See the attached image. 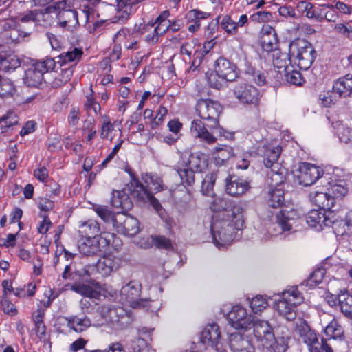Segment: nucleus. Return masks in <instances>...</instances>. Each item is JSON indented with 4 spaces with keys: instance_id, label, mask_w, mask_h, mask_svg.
<instances>
[{
    "instance_id": "1",
    "label": "nucleus",
    "mask_w": 352,
    "mask_h": 352,
    "mask_svg": "<svg viewBox=\"0 0 352 352\" xmlns=\"http://www.w3.org/2000/svg\"><path fill=\"white\" fill-rule=\"evenodd\" d=\"M126 190L131 192L133 197L136 198L140 202L151 205L156 212H159L162 210L159 200L146 186L135 178L132 179L131 186H128L127 188L122 190H113L111 203L113 207L120 208L125 212L133 208V202L126 192Z\"/></svg>"
},
{
    "instance_id": "2",
    "label": "nucleus",
    "mask_w": 352,
    "mask_h": 352,
    "mask_svg": "<svg viewBox=\"0 0 352 352\" xmlns=\"http://www.w3.org/2000/svg\"><path fill=\"white\" fill-rule=\"evenodd\" d=\"M236 219L220 217H213L211 224L213 243L221 248L229 245L234 239L236 231L242 230L244 224L243 215L241 214V226H237Z\"/></svg>"
},
{
    "instance_id": "3",
    "label": "nucleus",
    "mask_w": 352,
    "mask_h": 352,
    "mask_svg": "<svg viewBox=\"0 0 352 352\" xmlns=\"http://www.w3.org/2000/svg\"><path fill=\"white\" fill-rule=\"evenodd\" d=\"M289 56L300 69L307 70L315 61L317 52L310 42L298 38L290 43Z\"/></svg>"
},
{
    "instance_id": "4",
    "label": "nucleus",
    "mask_w": 352,
    "mask_h": 352,
    "mask_svg": "<svg viewBox=\"0 0 352 352\" xmlns=\"http://www.w3.org/2000/svg\"><path fill=\"white\" fill-rule=\"evenodd\" d=\"M302 301V294L297 287H292L282 292L281 298L276 302L274 308L280 316L292 321L296 317L295 307Z\"/></svg>"
},
{
    "instance_id": "5",
    "label": "nucleus",
    "mask_w": 352,
    "mask_h": 352,
    "mask_svg": "<svg viewBox=\"0 0 352 352\" xmlns=\"http://www.w3.org/2000/svg\"><path fill=\"white\" fill-rule=\"evenodd\" d=\"M223 107L219 102L211 99H200L196 104V112L201 120H206L209 123L207 126L210 129H217L221 135L223 129L219 126V118L222 112Z\"/></svg>"
},
{
    "instance_id": "6",
    "label": "nucleus",
    "mask_w": 352,
    "mask_h": 352,
    "mask_svg": "<svg viewBox=\"0 0 352 352\" xmlns=\"http://www.w3.org/2000/svg\"><path fill=\"white\" fill-rule=\"evenodd\" d=\"M98 316L100 318L94 321V326L100 327L110 324L116 329L124 326L122 320L126 317L125 311L120 307L104 305L97 309Z\"/></svg>"
},
{
    "instance_id": "7",
    "label": "nucleus",
    "mask_w": 352,
    "mask_h": 352,
    "mask_svg": "<svg viewBox=\"0 0 352 352\" xmlns=\"http://www.w3.org/2000/svg\"><path fill=\"white\" fill-rule=\"evenodd\" d=\"M210 208L214 212H221L219 214L220 217L236 219L237 226H241L243 209L240 204H234L223 197H214Z\"/></svg>"
},
{
    "instance_id": "8",
    "label": "nucleus",
    "mask_w": 352,
    "mask_h": 352,
    "mask_svg": "<svg viewBox=\"0 0 352 352\" xmlns=\"http://www.w3.org/2000/svg\"><path fill=\"white\" fill-rule=\"evenodd\" d=\"M228 318L232 327L244 332L249 331L254 320V317L248 314L246 309L240 305L232 307L228 314Z\"/></svg>"
},
{
    "instance_id": "9",
    "label": "nucleus",
    "mask_w": 352,
    "mask_h": 352,
    "mask_svg": "<svg viewBox=\"0 0 352 352\" xmlns=\"http://www.w3.org/2000/svg\"><path fill=\"white\" fill-rule=\"evenodd\" d=\"M236 98L241 103L258 105L261 98L259 90L254 86L248 83L236 84L233 89Z\"/></svg>"
},
{
    "instance_id": "10",
    "label": "nucleus",
    "mask_w": 352,
    "mask_h": 352,
    "mask_svg": "<svg viewBox=\"0 0 352 352\" xmlns=\"http://www.w3.org/2000/svg\"><path fill=\"white\" fill-rule=\"evenodd\" d=\"M141 285L138 281L131 280L123 286L120 290L122 298L127 301L133 308H142L147 307L148 301L140 298Z\"/></svg>"
},
{
    "instance_id": "11",
    "label": "nucleus",
    "mask_w": 352,
    "mask_h": 352,
    "mask_svg": "<svg viewBox=\"0 0 352 352\" xmlns=\"http://www.w3.org/2000/svg\"><path fill=\"white\" fill-rule=\"evenodd\" d=\"M252 329L255 338L263 346L270 345L274 340V329L267 320L254 319L249 330Z\"/></svg>"
},
{
    "instance_id": "12",
    "label": "nucleus",
    "mask_w": 352,
    "mask_h": 352,
    "mask_svg": "<svg viewBox=\"0 0 352 352\" xmlns=\"http://www.w3.org/2000/svg\"><path fill=\"white\" fill-rule=\"evenodd\" d=\"M116 217L114 219V229L118 232L129 236H133L139 232V222L135 218L128 215L125 212H118Z\"/></svg>"
},
{
    "instance_id": "13",
    "label": "nucleus",
    "mask_w": 352,
    "mask_h": 352,
    "mask_svg": "<svg viewBox=\"0 0 352 352\" xmlns=\"http://www.w3.org/2000/svg\"><path fill=\"white\" fill-rule=\"evenodd\" d=\"M298 172L296 177L298 182L305 186L314 184L324 173L320 168L307 162L300 164Z\"/></svg>"
},
{
    "instance_id": "14",
    "label": "nucleus",
    "mask_w": 352,
    "mask_h": 352,
    "mask_svg": "<svg viewBox=\"0 0 352 352\" xmlns=\"http://www.w3.org/2000/svg\"><path fill=\"white\" fill-rule=\"evenodd\" d=\"M200 341L207 346L215 348L218 352H225L221 351V335L219 327L214 323L209 324L205 327L201 332Z\"/></svg>"
},
{
    "instance_id": "15",
    "label": "nucleus",
    "mask_w": 352,
    "mask_h": 352,
    "mask_svg": "<svg viewBox=\"0 0 352 352\" xmlns=\"http://www.w3.org/2000/svg\"><path fill=\"white\" fill-rule=\"evenodd\" d=\"M229 345L233 352H254V346L248 335L234 332L229 336Z\"/></svg>"
},
{
    "instance_id": "16",
    "label": "nucleus",
    "mask_w": 352,
    "mask_h": 352,
    "mask_svg": "<svg viewBox=\"0 0 352 352\" xmlns=\"http://www.w3.org/2000/svg\"><path fill=\"white\" fill-rule=\"evenodd\" d=\"M236 65L223 57H219L215 62L214 72L218 77L226 81H233L237 78Z\"/></svg>"
},
{
    "instance_id": "17",
    "label": "nucleus",
    "mask_w": 352,
    "mask_h": 352,
    "mask_svg": "<svg viewBox=\"0 0 352 352\" xmlns=\"http://www.w3.org/2000/svg\"><path fill=\"white\" fill-rule=\"evenodd\" d=\"M203 120H201V118L192 120L190 126V132L195 138H199L207 144H213L216 142L217 138L209 131L210 129Z\"/></svg>"
},
{
    "instance_id": "18",
    "label": "nucleus",
    "mask_w": 352,
    "mask_h": 352,
    "mask_svg": "<svg viewBox=\"0 0 352 352\" xmlns=\"http://www.w3.org/2000/svg\"><path fill=\"white\" fill-rule=\"evenodd\" d=\"M249 188V183L243 178L235 175L226 178V191L231 196H240L246 192Z\"/></svg>"
},
{
    "instance_id": "19",
    "label": "nucleus",
    "mask_w": 352,
    "mask_h": 352,
    "mask_svg": "<svg viewBox=\"0 0 352 352\" xmlns=\"http://www.w3.org/2000/svg\"><path fill=\"white\" fill-rule=\"evenodd\" d=\"M119 264L118 258L113 255H105L99 258L95 267L102 276H108L118 269Z\"/></svg>"
},
{
    "instance_id": "20",
    "label": "nucleus",
    "mask_w": 352,
    "mask_h": 352,
    "mask_svg": "<svg viewBox=\"0 0 352 352\" xmlns=\"http://www.w3.org/2000/svg\"><path fill=\"white\" fill-rule=\"evenodd\" d=\"M261 45L266 52H277V38L274 29L270 25L263 26L261 31Z\"/></svg>"
},
{
    "instance_id": "21",
    "label": "nucleus",
    "mask_w": 352,
    "mask_h": 352,
    "mask_svg": "<svg viewBox=\"0 0 352 352\" xmlns=\"http://www.w3.org/2000/svg\"><path fill=\"white\" fill-rule=\"evenodd\" d=\"M296 331L299 336L300 341L306 344L309 350L311 348L316 347L320 344L316 332L306 322L298 324Z\"/></svg>"
},
{
    "instance_id": "22",
    "label": "nucleus",
    "mask_w": 352,
    "mask_h": 352,
    "mask_svg": "<svg viewBox=\"0 0 352 352\" xmlns=\"http://www.w3.org/2000/svg\"><path fill=\"white\" fill-rule=\"evenodd\" d=\"M298 219L296 212L294 210L290 211H281L276 216V223L274 224V229L280 228L281 231L280 233L285 231H291L293 226L296 223Z\"/></svg>"
},
{
    "instance_id": "23",
    "label": "nucleus",
    "mask_w": 352,
    "mask_h": 352,
    "mask_svg": "<svg viewBox=\"0 0 352 352\" xmlns=\"http://www.w3.org/2000/svg\"><path fill=\"white\" fill-rule=\"evenodd\" d=\"M338 85V82L336 81L332 89L323 91L320 94L319 99L324 107H329L335 104L341 97L344 96L341 88Z\"/></svg>"
},
{
    "instance_id": "24",
    "label": "nucleus",
    "mask_w": 352,
    "mask_h": 352,
    "mask_svg": "<svg viewBox=\"0 0 352 352\" xmlns=\"http://www.w3.org/2000/svg\"><path fill=\"white\" fill-rule=\"evenodd\" d=\"M224 175L225 173L219 168L212 170L210 173H207L202 182L201 189L202 194L204 195L213 197V188L215 182L217 179L224 176Z\"/></svg>"
},
{
    "instance_id": "25",
    "label": "nucleus",
    "mask_w": 352,
    "mask_h": 352,
    "mask_svg": "<svg viewBox=\"0 0 352 352\" xmlns=\"http://www.w3.org/2000/svg\"><path fill=\"white\" fill-rule=\"evenodd\" d=\"M56 19L59 27L69 31H72L79 25L77 11L58 13Z\"/></svg>"
},
{
    "instance_id": "26",
    "label": "nucleus",
    "mask_w": 352,
    "mask_h": 352,
    "mask_svg": "<svg viewBox=\"0 0 352 352\" xmlns=\"http://www.w3.org/2000/svg\"><path fill=\"white\" fill-rule=\"evenodd\" d=\"M78 232L85 238H97L102 233L98 222L94 219H89L80 222Z\"/></svg>"
},
{
    "instance_id": "27",
    "label": "nucleus",
    "mask_w": 352,
    "mask_h": 352,
    "mask_svg": "<svg viewBox=\"0 0 352 352\" xmlns=\"http://www.w3.org/2000/svg\"><path fill=\"white\" fill-rule=\"evenodd\" d=\"M309 197L311 201L321 210L329 209L334 206V199L329 192L312 191L309 194Z\"/></svg>"
},
{
    "instance_id": "28",
    "label": "nucleus",
    "mask_w": 352,
    "mask_h": 352,
    "mask_svg": "<svg viewBox=\"0 0 352 352\" xmlns=\"http://www.w3.org/2000/svg\"><path fill=\"white\" fill-rule=\"evenodd\" d=\"M67 327L77 333H82L93 325L91 320L86 316L80 318L78 316L66 317Z\"/></svg>"
},
{
    "instance_id": "29",
    "label": "nucleus",
    "mask_w": 352,
    "mask_h": 352,
    "mask_svg": "<svg viewBox=\"0 0 352 352\" xmlns=\"http://www.w3.org/2000/svg\"><path fill=\"white\" fill-rule=\"evenodd\" d=\"M297 8L300 12L305 14V16L309 19H314L320 22L324 19L322 9L310 2L300 1L297 5Z\"/></svg>"
},
{
    "instance_id": "30",
    "label": "nucleus",
    "mask_w": 352,
    "mask_h": 352,
    "mask_svg": "<svg viewBox=\"0 0 352 352\" xmlns=\"http://www.w3.org/2000/svg\"><path fill=\"white\" fill-rule=\"evenodd\" d=\"M186 166H188L196 172H202L208 166V160L206 156L201 153L195 152L190 153Z\"/></svg>"
},
{
    "instance_id": "31",
    "label": "nucleus",
    "mask_w": 352,
    "mask_h": 352,
    "mask_svg": "<svg viewBox=\"0 0 352 352\" xmlns=\"http://www.w3.org/2000/svg\"><path fill=\"white\" fill-rule=\"evenodd\" d=\"M210 13L202 12L197 9L188 12L186 14V19L188 22L192 23L188 30L191 33L197 32L200 28V20L205 19L210 16Z\"/></svg>"
},
{
    "instance_id": "32",
    "label": "nucleus",
    "mask_w": 352,
    "mask_h": 352,
    "mask_svg": "<svg viewBox=\"0 0 352 352\" xmlns=\"http://www.w3.org/2000/svg\"><path fill=\"white\" fill-rule=\"evenodd\" d=\"M338 305L344 316L352 320V296L346 290L338 294Z\"/></svg>"
},
{
    "instance_id": "33",
    "label": "nucleus",
    "mask_w": 352,
    "mask_h": 352,
    "mask_svg": "<svg viewBox=\"0 0 352 352\" xmlns=\"http://www.w3.org/2000/svg\"><path fill=\"white\" fill-rule=\"evenodd\" d=\"M281 153L279 146L267 147L263 155V163L266 168H278L280 164L277 162Z\"/></svg>"
},
{
    "instance_id": "34",
    "label": "nucleus",
    "mask_w": 352,
    "mask_h": 352,
    "mask_svg": "<svg viewBox=\"0 0 352 352\" xmlns=\"http://www.w3.org/2000/svg\"><path fill=\"white\" fill-rule=\"evenodd\" d=\"M78 250L85 256L96 254L100 251L99 241L97 238H85L78 245Z\"/></svg>"
},
{
    "instance_id": "35",
    "label": "nucleus",
    "mask_w": 352,
    "mask_h": 352,
    "mask_svg": "<svg viewBox=\"0 0 352 352\" xmlns=\"http://www.w3.org/2000/svg\"><path fill=\"white\" fill-rule=\"evenodd\" d=\"M94 210L104 223L107 226H111L114 228L116 226V221L114 219L117 218L118 212H113L108 206L104 205L94 206Z\"/></svg>"
},
{
    "instance_id": "36",
    "label": "nucleus",
    "mask_w": 352,
    "mask_h": 352,
    "mask_svg": "<svg viewBox=\"0 0 352 352\" xmlns=\"http://www.w3.org/2000/svg\"><path fill=\"white\" fill-rule=\"evenodd\" d=\"M331 125L341 142L352 144V129L343 124L340 120L333 121Z\"/></svg>"
},
{
    "instance_id": "37",
    "label": "nucleus",
    "mask_w": 352,
    "mask_h": 352,
    "mask_svg": "<svg viewBox=\"0 0 352 352\" xmlns=\"http://www.w3.org/2000/svg\"><path fill=\"white\" fill-rule=\"evenodd\" d=\"M102 4L101 0H83L82 1V10L86 14L87 20H89L91 17L100 16L98 10Z\"/></svg>"
},
{
    "instance_id": "38",
    "label": "nucleus",
    "mask_w": 352,
    "mask_h": 352,
    "mask_svg": "<svg viewBox=\"0 0 352 352\" xmlns=\"http://www.w3.org/2000/svg\"><path fill=\"white\" fill-rule=\"evenodd\" d=\"M267 202L272 208H277L281 207L285 202L283 190L280 188H274L270 190Z\"/></svg>"
},
{
    "instance_id": "39",
    "label": "nucleus",
    "mask_w": 352,
    "mask_h": 352,
    "mask_svg": "<svg viewBox=\"0 0 352 352\" xmlns=\"http://www.w3.org/2000/svg\"><path fill=\"white\" fill-rule=\"evenodd\" d=\"M329 192L333 199H342L349 192V187L346 182L344 180H339L330 184Z\"/></svg>"
},
{
    "instance_id": "40",
    "label": "nucleus",
    "mask_w": 352,
    "mask_h": 352,
    "mask_svg": "<svg viewBox=\"0 0 352 352\" xmlns=\"http://www.w3.org/2000/svg\"><path fill=\"white\" fill-rule=\"evenodd\" d=\"M50 12L55 13L56 15L60 12L69 11H76L74 0H62L56 2L54 5L47 7Z\"/></svg>"
},
{
    "instance_id": "41",
    "label": "nucleus",
    "mask_w": 352,
    "mask_h": 352,
    "mask_svg": "<svg viewBox=\"0 0 352 352\" xmlns=\"http://www.w3.org/2000/svg\"><path fill=\"white\" fill-rule=\"evenodd\" d=\"M71 289L77 294L91 298H98L100 295V292L84 283H74L71 286Z\"/></svg>"
},
{
    "instance_id": "42",
    "label": "nucleus",
    "mask_w": 352,
    "mask_h": 352,
    "mask_svg": "<svg viewBox=\"0 0 352 352\" xmlns=\"http://www.w3.org/2000/svg\"><path fill=\"white\" fill-rule=\"evenodd\" d=\"M324 210H311L308 212L305 217L306 222L311 227L315 228L317 230H321V225L322 218H324Z\"/></svg>"
},
{
    "instance_id": "43",
    "label": "nucleus",
    "mask_w": 352,
    "mask_h": 352,
    "mask_svg": "<svg viewBox=\"0 0 352 352\" xmlns=\"http://www.w3.org/2000/svg\"><path fill=\"white\" fill-rule=\"evenodd\" d=\"M214 151L216 154L214 157V162L217 166L223 165L232 155V148L226 146H217L214 148Z\"/></svg>"
},
{
    "instance_id": "44",
    "label": "nucleus",
    "mask_w": 352,
    "mask_h": 352,
    "mask_svg": "<svg viewBox=\"0 0 352 352\" xmlns=\"http://www.w3.org/2000/svg\"><path fill=\"white\" fill-rule=\"evenodd\" d=\"M274 340L270 345L264 346L272 352H285L288 348L289 336H278L274 335Z\"/></svg>"
},
{
    "instance_id": "45",
    "label": "nucleus",
    "mask_w": 352,
    "mask_h": 352,
    "mask_svg": "<svg viewBox=\"0 0 352 352\" xmlns=\"http://www.w3.org/2000/svg\"><path fill=\"white\" fill-rule=\"evenodd\" d=\"M82 54V50L77 47H74L66 52L62 53L59 56L60 61L62 62L61 65L67 63L78 62L81 59Z\"/></svg>"
},
{
    "instance_id": "46",
    "label": "nucleus",
    "mask_w": 352,
    "mask_h": 352,
    "mask_svg": "<svg viewBox=\"0 0 352 352\" xmlns=\"http://www.w3.org/2000/svg\"><path fill=\"white\" fill-rule=\"evenodd\" d=\"M177 174L179 176L182 184L186 186H192L195 182V170L188 166L184 168H178L176 170Z\"/></svg>"
},
{
    "instance_id": "47",
    "label": "nucleus",
    "mask_w": 352,
    "mask_h": 352,
    "mask_svg": "<svg viewBox=\"0 0 352 352\" xmlns=\"http://www.w3.org/2000/svg\"><path fill=\"white\" fill-rule=\"evenodd\" d=\"M324 333L327 336L333 339H340L344 336V331L341 325L335 319H333L325 327Z\"/></svg>"
},
{
    "instance_id": "48",
    "label": "nucleus",
    "mask_w": 352,
    "mask_h": 352,
    "mask_svg": "<svg viewBox=\"0 0 352 352\" xmlns=\"http://www.w3.org/2000/svg\"><path fill=\"white\" fill-rule=\"evenodd\" d=\"M273 65L278 69H284L285 71L289 69V63H290L293 58H289L288 55L282 54L279 51L273 53Z\"/></svg>"
},
{
    "instance_id": "49",
    "label": "nucleus",
    "mask_w": 352,
    "mask_h": 352,
    "mask_svg": "<svg viewBox=\"0 0 352 352\" xmlns=\"http://www.w3.org/2000/svg\"><path fill=\"white\" fill-rule=\"evenodd\" d=\"M43 80V75L38 71L36 70L34 67L29 69L26 72V82L28 86L37 87L41 84Z\"/></svg>"
},
{
    "instance_id": "50",
    "label": "nucleus",
    "mask_w": 352,
    "mask_h": 352,
    "mask_svg": "<svg viewBox=\"0 0 352 352\" xmlns=\"http://www.w3.org/2000/svg\"><path fill=\"white\" fill-rule=\"evenodd\" d=\"M74 70L72 67L63 68L61 72L56 76L52 82L54 87H61L67 82L73 75Z\"/></svg>"
},
{
    "instance_id": "51",
    "label": "nucleus",
    "mask_w": 352,
    "mask_h": 352,
    "mask_svg": "<svg viewBox=\"0 0 352 352\" xmlns=\"http://www.w3.org/2000/svg\"><path fill=\"white\" fill-rule=\"evenodd\" d=\"M219 18L220 17L218 16L217 18L212 20L208 25L206 34L207 35V37L208 38H211V39L209 41L205 43V44H204L205 48H206V47L210 48L215 44L214 39L212 38L214 36V34L216 33V32L218 30L219 24Z\"/></svg>"
},
{
    "instance_id": "52",
    "label": "nucleus",
    "mask_w": 352,
    "mask_h": 352,
    "mask_svg": "<svg viewBox=\"0 0 352 352\" xmlns=\"http://www.w3.org/2000/svg\"><path fill=\"white\" fill-rule=\"evenodd\" d=\"M15 91L12 82L8 79L2 78L0 75V97H9Z\"/></svg>"
},
{
    "instance_id": "53",
    "label": "nucleus",
    "mask_w": 352,
    "mask_h": 352,
    "mask_svg": "<svg viewBox=\"0 0 352 352\" xmlns=\"http://www.w3.org/2000/svg\"><path fill=\"white\" fill-rule=\"evenodd\" d=\"M56 65L55 60L52 58H46L44 60L36 61L32 67L36 68V70L38 71L43 75L52 70Z\"/></svg>"
},
{
    "instance_id": "54",
    "label": "nucleus",
    "mask_w": 352,
    "mask_h": 352,
    "mask_svg": "<svg viewBox=\"0 0 352 352\" xmlns=\"http://www.w3.org/2000/svg\"><path fill=\"white\" fill-rule=\"evenodd\" d=\"M52 12L47 10V8L44 11L40 10H34V23L41 25L47 26L51 24V16Z\"/></svg>"
},
{
    "instance_id": "55",
    "label": "nucleus",
    "mask_w": 352,
    "mask_h": 352,
    "mask_svg": "<svg viewBox=\"0 0 352 352\" xmlns=\"http://www.w3.org/2000/svg\"><path fill=\"white\" fill-rule=\"evenodd\" d=\"M338 86H339L345 96H349L352 94V74H348L340 78L337 81Z\"/></svg>"
},
{
    "instance_id": "56",
    "label": "nucleus",
    "mask_w": 352,
    "mask_h": 352,
    "mask_svg": "<svg viewBox=\"0 0 352 352\" xmlns=\"http://www.w3.org/2000/svg\"><path fill=\"white\" fill-rule=\"evenodd\" d=\"M18 123V117L13 112H8L0 119V127L1 133L6 131V129L10 128Z\"/></svg>"
},
{
    "instance_id": "57",
    "label": "nucleus",
    "mask_w": 352,
    "mask_h": 352,
    "mask_svg": "<svg viewBox=\"0 0 352 352\" xmlns=\"http://www.w3.org/2000/svg\"><path fill=\"white\" fill-rule=\"evenodd\" d=\"M282 170L280 166L278 168H271V186L278 187L284 183L285 177Z\"/></svg>"
},
{
    "instance_id": "58",
    "label": "nucleus",
    "mask_w": 352,
    "mask_h": 352,
    "mask_svg": "<svg viewBox=\"0 0 352 352\" xmlns=\"http://www.w3.org/2000/svg\"><path fill=\"white\" fill-rule=\"evenodd\" d=\"M250 307L254 313L261 312L268 305L267 300L261 295H257L253 298L250 302Z\"/></svg>"
},
{
    "instance_id": "59",
    "label": "nucleus",
    "mask_w": 352,
    "mask_h": 352,
    "mask_svg": "<svg viewBox=\"0 0 352 352\" xmlns=\"http://www.w3.org/2000/svg\"><path fill=\"white\" fill-rule=\"evenodd\" d=\"M220 25L228 34H234L237 32V24L229 15H226L223 17Z\"/></svg>"
},
{
    "instance_id": "60",
    "label": "nucleus",
    "mask_w": 352,
    "mask_h": 352,
    "mask_svg": "<svg viewBox=\"0 0 352 352\" xmlns=\"http://www.w3.org/2000/svg\"><path fill=\"white\" fill-rule=\"evenodd\" d=\"M30 33L21 30L20 29L14 28L11 30L10 32H7L6 36L8 37V40L11 43H19L24 40V38L29 36Z\"/></svg>"
},
{
    "instance_id": "61",
    "label": "nucleus",
    "mask_w": 352,
    "mask_h": 352,
    "mask_svg": "<svg viewBox=\"0 0 352 352\" xmlns=\"http://www.w3.org/2000/svg\"><path fill=\"white\" fill-rule=\"evenodd\" d=\"M251 80L258 86H263L267 84V78L264 72L250 69L248 72Z\"/></svg>"
},
{
    "instance_id": "62",
    "label": "nucleus",
    "mask_w": 352,
    "mask_h": 352,
    "mask_svg": "<svg viewBox=\"0 0 352 352\" xmlns=\"http://www.w3.org/2000/svg\"><path fill=\"white\" fill-rule=\"evenodd\" d=\"M287 72L285 75L286 80L294 85H301L304 82V79L300 72L296 70L289 71V69L285 71Z\"/></svg>"
},
{
    "instance_id": "63",
    "label": "nucleus",
    "mask_w": 352,
    "mask_h": 352,
    "mask_svg": "<svg viewBox=\"0 0 352 352\" xmlns=\"http://www.w3.org/2000/svg\"><path fill=\"white\" fill-rule=\"evenodd\" d=\"M168 29H169V26H168V23L158 24L157 26H156L153 29V35L152 36H151L150 34L147 35L146 37V39L147 41L155 43L158 40V36L162 35Z\"/></svg>"
},
{
    "instance_id": "64",
    "label": "nucleus",
    "mask_w": 352,
    "mask_h": 352,
    "mask_svg": "<svg viewBox=\"0 0 352 352\" xmlns=\"http://www.w3.org/2000/svg\"><path fill=\"white\" fill-rule=\"evenodd\" d=\"M324 276V270L322 268H318L314 270L311 274L310 275L309 279L307 280V285L312 286H316L320 283H322Z\"/></svg>"
}]
</instances>
